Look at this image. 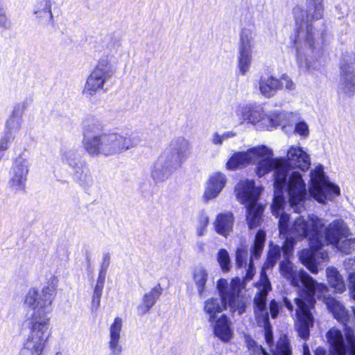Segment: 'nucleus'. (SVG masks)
Here are the masks:
<instances>
[{
  "mask_svg": "<svg viewBox=\"0 0 355 355\" xmlns=\"http://www.w3.org/2000/svg\"><path fill=\"white\" fill-rule=\"evenodd\" d=\"M107 269L101 268L99 274L97 279V282H101L105 284V280L106 277V273H107Z\"/></svg>",
  "mask_w": 355,
  "mask_h": 355,
  "instance_id": "54",
  "label": "nucleus"
},
{
  "mask_svg": "<svg viewBox=\"0 0 355 355\" xmlns=\"http://www.w3.org/2000/svg\"><path fill=\"white\" fill-rule=\"evenodd\" d=\"M217 261L223 272H227L231 268V261L229 252L225 249H220L217 253Z\"/></svg>",
  "mask_w": 355,
  "mask_h": 355,
  "instance_id": "40",
  "label": "nucleus"
},
{
  "mask_svg": "<svg viewBox=\"0 0 355 355\" xmlns=\"http://www.w3.org/2000/svg\"><path fill=\"white\" fill-rule=\"evenodd\" d=\"M15 136L12 135L8 132H4V135L0 139V160L3 157L5 153L10 147V144L13 141Z\"/></svg>",
  "mask_w": 355,
  "mask_h": 355,
  "instance_id": "43",
  "label": "nucleus"
},
{
  "mask_svg": "<svg viewBox=\"0 0 355 355\" xmlns=\"http://www.w3.org/2000/svg\"><path fill=\"white\" fill-rule=\"evenodd\" d=\"M258 89L264 97L270 98L280 89L279 79L268 74L262 75L259 80Z\"/></svg>",
  "mask_w": 355,
  "mask_h": 355,
  "instance_id": "27",
  "label": "nucleus"
},
{
  "mask_svg": "<svg viewBox=\"0 0 355 355\" xmlns=\"http://www.w3.org/2000/svg\"><path fill=\"white\" fill-rule=\"evenodd\" d=\"M355 78V54L343 55L340 62V78Z\"/></svg>",
  "mask_w": 355,
  "mask_h": 355,
  "instance_id": "34",
  "label": "nucleus"
},
{
  "mask_svg": "<svg viewBox=\"0 0 355 355\" xmlns=\"http://www.w3.org/2000/svg\"><path fill=\"white\" fill-rule=\"evenodd\" d=\"M281 249L278 245H270L268 259L264 263L257 284L258 292L253 300L254 314L257 324L264 328L266 343L270 347L272 344V331L269 322V314L266 308V300L268 292L271 290L270 282L266 275V270L272 268L281 256Z\"/></svg>",
  "mask_w": 355,
  "mask_h": 355,
  "instance_id": "6",
  "label": "nucleus"
},
{
  "mask_svg": "<svg viewBox=\"0 0 355 355\" xmlns=\"http://www.w3.org/2000/svg\"><path fill=\"white\" fill-rule=\"evenodd\" d=\"M234 216L230 212L219 214L214 223L216 232L225 237L232 232Z\"/></svg>",
  "mask_w": 355,
  "mask_h": 355,
  "instance_id": "29",
  "label": "nucleus"
},
{
  "mask_svg": "<svg viewBox=\"0 0 355 355\" xmlns=\"http://www.w3.org/2000/svg\"><path fill=\"white\" fill-rule=\"evenodd\" d=\"M293 115L292 112H287L284 111H272L268 114V123H267L266 130H270L279 125L285 126L287 123V119Z\"/></svg>",
  "mask_w": 355,
  "mask_h": 355,
  "instance_id": "35",
  "label": "nucleus"
},
{
  "mask_svg": "<svg viewBox=\"0 0 355 355\" xmlns=\"http://www.w3.org/2000/svg\"><path fill=\"white\" fill-rule=\"evenodd\" d=\"M268 113H266L260 105L250 104H239L236 105L232 113V120L234 125H239L245 122L252 124L260 130H266Z\"/></svg>",
  "mask_w": 355,
  "mask_h": 355,
  "instance_id": "13",
  "label": "nucleus"
},
{
  "mask_svg": "<svg viewBox=\"0 0 355 355\" xmlns=\"http://www.w3.org/2000/svg\"><path fill=\"white\" fill-rule=\"evenodd\" d=\"M56 293L54 285H47L40 291L31 288L25 294L24 304L32 313L25 321L28 334L19 355H43L51 336V314Z\"/></svg>",
  "mask_w": 355,
  "mask_h": 355,
  "instance_id": "1",
  "label": "nucleus"
},
{
  "mask_svg": "<svg viewBox=\"0 0 355 355\" xmlns=\"http://www.w3.org/2000/svg\"><path fill=\"white\" fill-rule=\"evenodd\" d=\"M252 163L257 164L256 173L262 177L274 169L275 197L271 206L272 212L278 214L282 204L284 202L282 196L283 189H286L290 206L294 211L300 213L304 209L306 196V184L300 173L293 171L288 178L287 163L282 159H273L272 150L266 146L255 147Z\"/></svg>",
  "mask_w": 355,
  "mask_h": 355,
  "instance_id": "3",
  "label": "nucleus"
},
{
  "mask_svg": "<svg viewBox=\"0 0 355 355\" xmlns=\"http://www.w3.org/2000/svg\"><path fill=\"white\" fill-rule=\"evenodd\" d=\"M211 141L214 145L221 146L224 141L222 135L215 132L212 135Z\"/></svg>",
  "mask_w": 355,
  "mask_h": 355,
  "instance_id": "52",
  "label": "nucleus"
},
{
  "mask_svg": "<svg viewBox=\"0 0 355 355\" xmlns=\"http://www.w3.org/2000/svg\"><path fill=\"white\" fill-rule=\"evenodd\" d=\"M34 9L52 10V0H37Z\"/></svg>",
  "mask_w": 355,
  "mask_h": 355,
  "instance_id": "49",
  "label": "nucleus"
},
{
  "mask_svg": "<svg viewBox=\"0 0 355 355\" xmlns=\"http://www.w3.org/2000/svg\"><path fill=\"white\" fill-rule=\"evenodd\" d=\"M300 260L313 273L318 272L317 259L314 248L304 249L300 253Z\"/></svg>",
  "mask_w": 355,
  "mask_h": 355,
  "instance_id": "36",
  "label": "nucleus"
},
{
  "mask_svg": "<svg viewBox=\"0 0 355 355\" xmlns=\"http://www.w3.org/2000/svg\"><path fill=\"white\" fill-rule=\"evenodd\" d=\"M61 160L73 171L86 163L76 149H63L61 151Z\"/></svg>",
  "mask_w": 355,
  "mask_h": 355,
  "instance_id": "32",
  "label": "nucleus"
},
{
  "mask_svg": "<svg viewBox=\"0 0 355 355\" xmlns=\"http://www.w3.org/2000/svg\"><path fill=\"white\" fill-rule=\"evenodd\" d=\"M116 65L114 55L102 56L87 77L83 94L87 97H91L103 90L105 83L115 74Z\"/></svg>",
  "mask_w": 355,
  "mask_h": 355,
  "instance_id": "10",
  "label": "nucleus"
},
{
  "mask_svg": "<svg viewBox=\"0 0 355 355\" xmlns=\"http://www.w3.org/2000/svg\"><path fill=\"white\" fill-rule=\"evenodd\" d=\"M292 252L286 254L283 250L284 260L279 263V270L282 275L293 286L298 287L300 284L303 285L304 287L300 290L297 297H300L302 292H304L306 295L312 297L315 296L316 292L322 293L327 291V288L324 284H318L308 273L302 270H297L289 260Z\"/></svg>",
  "mask_w": 355,
  "mask_h": 355,
  "instance_id": "9",
  "label": "nucleus"
},
{
  "mask_svg": "<svg viewBox=\"0 0 355 355\" xmlns=\"http://www.w3.org/2000/svg\"><path fill=\"white\" fill-rule=\"evenodd\" d=\"M326 275L330 287L336 292L342 293L346 290L343 277L336 268L328 267L326 269Z\"/></svg>",
  "mask_w": 355,
  "mask_h": 355,
  "instance_id": "33",
  "label": "nucleus"
},
{
  "mask_svg": "<svg viewBox=\"0 0 355 355\" xmlns=\"http://www.w3.org/2000/svg\"><path fill=\"white\" fill-rule=\"evenodd\" d=\"M33 13L37 19H40L46 24H52L53 21V15L52 10L34 9Z\"/></svg>",
  "mask_w": 355,
  "mask_h": 355,
  "instance_id": "44",
  "label": "nucleus"
},
{
  "mask_svg": "<svg viewBox=\"0 0 355 355\" xmlns=\"http://www.w3.org/2000/svg\"><path fill=\"white\" fill-rule=\"evenodd\" d=\"M323 245H322L321 246H320L318 248H313L315 250V258L318 261L317 265L320 263V260L325 261L328 258V254H327V251L322 249V247Z\"/></svg>",
  "mask_w": 355,
  "mask_h": 355,
  "instance_id": "48",
  "label": "nucleus"
},
{
  "mask_svg": "<svg viewBox=\"0 0 355 355\" xmlns=\"http://www.w3.org/2000/svg\"><path fill=\"white\" fill-rule=\"evenodd\" d=\"M209 322L213 327L214 336L221 341L227 343L232 338L234 332L231 327L232 322L226 315L222 314L217 319Z\"/></svg>",
  "mask_w": 355,
  "mask_h": 355,
  "instance_id": "22",
  "label": "nucleus"
},
{
  "mask_svg": "<svg viewBox=\"0 0 355 355\" xmlns=\"http://www.w3.org/2000/svg\"><path fill=\"white\" fill-rule=\"evenodd\" d=\"M162 292L163 288L158 284L150 291L146 293L143 296L141 303L137 307L138 314L142 315L147 313L159 300Z\"/></svg>",
  "mask_w": 355,
  "mask_h": 355,
  "instance_id": "26",
  "label": "nucleus"
},
{
  "mask_svg": "<svg viewBox=\"0 0 355 355\" xmlns=\"http://www.w3.org/2000/svg\"><path fill=\"white\" fill-rule=\"evenodd\" d=\"M227 287V280L220 279L218 281L217 288L220 297H211L204 302V311L207 315L208 322L217 319L218 314L226 309L225 302L228 300V294L225 288Z\"/></svg>",
  "mask_w": 355,
  "mask_h": 355,
  "instance_id": "17",
  "label": "nucleus"
},
{
  "mask_svg": "<svg viewBox=\"0 0 355 355\" xmlns=\"http://www.w3.org/2000/svg\"><path fill=\"white\" fill-rule=\"evenodd\" d=\"M1 8H3L0 5V9H1Z\"/></svg>",
  "mask_w": 355,
  "mask_h": 355,
  "instance_id": "62",
  "label": "nucleus"
},
{
  "mask_svg": "<svg viewBox=\"0 0 355 355\" xmlns=\"http://www.w3.org/2000/svg\"><path fill=\"white\" fill-rule=\"evenodd\" d=\"M270 313L272 318H277L279 313V304L275 300H272L269 306Z\"/></svg>",
  "mask_w": 355,
  "mask_h": 355,
  "instance_id": "51",
  "label": "nucleus"
},
{
  "mask_svg": "<svg viewBox=\"0 0 355 355\" xmlns=\"http://www.w3.org/2000/svg\"><path fill=\"white\" fill-rule=\"evenodd\" d=\"M353 313H354V317H355V309L353 308Z\"/></svg>",
  "mask_w": 355,
  "mask_h": 355,
  "instance_id": "61",
  "label": "nucleus"
},
{
  "mask_svg": "<svg viewBox=\"0 0 355 355\" xmlns=\"http://www.w3.org/2000/svg\"><path fill=\"white\" fill-rule=\"evenodd\" d=\"M348 349H330L331 355H346Z\"/></svg>",
  "mask_w": 355,
  "mask_h": 355,
  "instance_id": "58",
  "label": "nucleus"
},
{
  "mask_svg": "<svg viewBox=\"0 0 355 355\" xmlns=\"http://www.w3.org/2000/svg\"><path fill=\"white\" fill-rule=\"evenodd\" d=\"M191 275L199 296L203 297L209 282L207 269L203 266H197L193 268Z\"/></svg>",
  "mask_w": 355,
  "mask_h": 355,
  "instance_id": "28",
  "label": "nucleus"
},
{
  "mask_svg": "<svg viewBox=\"0 0 355 355\" xmlns=\"http://www.w3.org/2000/svg\"><path fill=\"white\" fill-rule=\"evenodd\" d=\"M122 328L123 320L119 317H116L109 327L107 345L110 353L108 355H121L123 351L121 342Z\"/></svg>",
  "mask_w": 355,
  "mask_h": 355,
  "instance_id": "20",
  "label": "nucleus"
},
{
  "mask_svg": "<svg viewBox=\"0 0 355 355\" xmlns=\"http://www.w3.org/2000/svg\"><path fill=\"white\" fill-rule=\"evenodd\" d=\"M278 208L279 214H275L279 218V231L280 235H286V241L283 250L286 254L293 251L295 243V239L302 241L306 239L311 248H318L322 245V230L324 227L325 221L323 218L314 214L297 217L289 227V214L284 213L282 205ZM274 215V214L272 213Z\"/></svg>",
  "mask_w": 355,
  "mask_h": 355,
  "instance_id": "5",
  "label": "nucleus"
},
{
  "mask_svg": "<svg viewBox=\"0 0 355 355\" xmlns=\"http://www.w3.org/2000/svg\"><path fill=\"white\" fill-rule=\"evenodd\" d=\"M238 69L245 76L250 70L252 62V51L238 50Z\"/></svg>",
  "mask_w": 355,
  "mask_h": 355,
  "instance_id": "38",
  "label": "nucleus"
},
{
  "mask_svg": "<svg viewBox=\"0 0 355 355\" xmlns=\"http://www.w3.org/2000/svg\"><path fill=\"white\" fill-rule=\"evenodd\" d=\"M303 355H311L309 348L306 345H304ZM315 355H326V352L323 348L318 347L315 351Z\"/></svg>",
  "mask_w": 355,
  "mask_h": 355,
  "instance_id": "53",
  "label": "nucleus"
},
{
  "mask_svg": "<svg viewBox=\"0 0 355 355\" xmlns=\"http://www.w3.org/2000/svg\"><path fill=\"white\" fill-rule=\"evenodd\" d=\"M266 239V233L259 230L255 236L254 245L248 252V247L241 244L236 252V267L244 275V282L250 281L255 274L254 259H258L262 253Z\"/></svg>",
  "mask_w": 355,
  "mask_h": 355,
  "instance_id": "11",
  "label": "nucleus"
},
{
  "mask_svg": "<svg viewBox=\"0 0 355 355\" xmlns=\"http://www.w3.org/2000/svg\"><path fill=\"white\" fill-rule=\"evenodd\" d=\"M287 166L299 168L302 171L308 170L311 165L309 155L302 148L292 146L287 152V160H284ZM289 168L288 167V177L289 178Z\"/></svg>",
  "mask_w": 355,
  "mask_h": 355,
  "instance_id": "21",
  "label": "nucleus"
},
{
  "mask_svg": "<svg viewBox=\"0 0 355 355\" xmlns=\"http://www.w3.org/2000/svg\"><path fill=\"white\" fill-rule=\"evenodd\" d=\"M253 46V30L249 28H243L239 35L238 50L252 51Z\"/></svg>",
  "mask_w": 355,
  "mask_h": 355,
  "instance_id": "37",
  "label": "nucleus"
},
{
  "mask_svg": "<svg viewBox=\"0 0 355 355\" xmlns=\"http://www.w3.org/2000/svg\"><path fill=\"white\" fill-rule=\"evenodd\" d=\"M101 295L93 293L92 297V310L96 311L101 305Z\"/></svg>",
  "mask_w": 355,
  "mask_h": 355,
  "instance_id": "50",
  "label": "nucleus"
},
{
  "mask_svg": "<svg viewBox=\"0 0 355 355\" xmlns=\"http://www.w3.org/2000/svg\"><path fill=\"white\" fill-rule=\"evenodd\" d=\"M324 0H306V11L296 6L293 15L298 28L295 45L297 62L302 71L313 72L322 67L324 33L317 31L313 22L324 16Z\"/></svg>",
  "mask_w": 355,
  "mask_h": 355,
  "instance_id": "2",
  "label": "nucleus"
},
{
  "mask_svg": "<svg viewBox=\"0 0 355 355\" xmlns=\"http://www.w3.org/2000/svg\"><path fill=\"white\" fill-rule=\"evenodd\" d=\"M295 308V314L297 316L296 329L298 335L303 339H306L309 336V328L313 326V316L311 310L315 303V296L309 297L302 292L300 297H296L294 300Z\"/></svg>",
  "mask_w": 355,
  "mask_h": 355,
  "instance_id": "14",
  "label": "nucleus"
},
{
  "mask_svg": "<svg viewBox=\"0 0 355 355\" xmlns=\"http://www.w3.org/2000/svg\"><path fill=\"white\" fill-rule=\"evenodd\" d=\"M262 188L256 187L254 180H241L235 187L234 192L238 200L247 209V222L250 229L260 223L263 207L257 203Z\"/></svg>",
  "mask_w": 355,
  "mask_h": 355,
  "instance_id": "8",
  "label": "nucleus"
},
{
  "mask_svg": "<svg viewBox=\"0 0 355 355\" xmlns=\"http://www.w3.org/2000/svg\"><path fill=\"white\" fill-rule=\"evenodd\" d=\"M0 27L4 29H9L11 27V23L6 15L4 8L0 9Z\"/></svg>",
  "mask_w": 355,
  "mask_h": 355,
  "instance_id": "47",
  "label": "nucleus"
},
{
  "mask_svg": "<svg viewBox=\"0 0 355 355\" xmlns=\"http://www.w3.org/2000/svg\"><path fill=\"white\" fill-rule=\"evenodd\" d=\"M73 178L84 189H89L94 184V179L87 163L73 171Z\"/></svg>",
  "mask_w": 355,
  "mask_h": 355,
  "instance_id": "31",
  "label": "nucleus"
},
{
  "mask_svg": "<svg viewBox=\"0 0 355 355\" xmlns=\"http://www.w3.org/2000/svg\"><path fill=\"white\" fill-rule=\"evenodd\" d=\"M236 136V132L234 131H227L222 134L223 140L225 141L228 139L233 138Z\"/></svg>",
  "mask_w": 355,
  "mask_h": 355,
  "instance_id": "59",
  "label": "nucleus"
},
{
  "mask_svg": "<svg viewBox=\"0 0 355 355\" xmlns=\"http://www.w3.org/2000/svg\"><path fill=\"white\" fill-rule=\"evenodd\" d=\"M310 194L319 202L325 203L340 195L338 186L330 182L324 175V168L318 164L310 173Z\"/></svg>",
  "mask_w": 355,
  "mask_h": 355,
  "instance_id": "12",
  "label": "nucleus"
},
{
  "mask_svg": "<svg viewBox=\"0 0 355 355\" xmlns=\"http://www.w3.org/2000/svg\"><path fill=\"white\" fill-rule=\"evenodd\" d=\"M209 223V218L205 213H201L197 220L196 234L202 236L207 232V227Z\"/></svg>",
  "mask_w": 355,
  "mask_h": 355,
  "instance_id": "42",
  "label": "nucleus"
},
{
  "mask_svg": "<svg viewBox=\"0 0 355 355\" xmlns=\"http://www.w3.org/2000/svg\"><path fill=\"white\" fill-rule=\"evenodd\" d=\"M279 82L280 83V89L285 87L286 89L290 91L295 89V83L293 82L291 78L286 75H283L280 79H279Z\"/></svg>",
  "mask_w": 355,
  "mask_h": 355,
  "instance_id": "45",
  "label": "nucleus"
},
{
  "mask_svg": "<svg viewBox=\"0 0 355 355\" xmlns=\"http://www.w3.org/2000/svg\"><path fill=\"white\" fill-rule=\"evenodd\" d=\"M191 150L190 141L184 137L173 139L167 151L155 162L151 177L157 182L165 181L187 159Z\"/></svg>",
  "mask_w": 355,
  "mask_h": 355,
  "instance_id": "7",
  "label": "nucleus"
},
{
  "mask_svg": "<svg viewBox=\"0 0 355 355\" xmlns=\"http://www.w3.org/2000/svg\"><path fill=\"white\" fill-rule=\"evenodd\" d=\"M295 132L302 137H307L309 135V126L304 121L299 122L295 125Z\"/></svg>",
  "mask_w": 355,
  "mask_h": 355,
  "instance_id": "46",
  "label": "nucleus"
},
{
  "mask_svg": "<svg viewBox=\"0 0 355 355\" xmlns=\"http://www.w3.org/2000/svg\"><path fill=\"white\" fill-rule=\"evenodd\" d=\"M322 245L325 243L334 246L346 236H350V231L347 224L340 219L335 220L322 231Z\"/></svg>",
  "mask_w": 355,
  "mask_h": 355,
  "instance_id": "19",
  "label": "nucleus"
},
{
  "mask_svg": "<svg viewBox=\"0 0 355 355\" xmlns=\"http://www.w3.org/2000/svg\"><path fill=\"white\" fill-rule=\"evenodd\" d=\"M24 110V103H19L14 107L11 115L6 122V132L14 136L19 132L23 124L22 116Z\"/></svg>",
  "mask_w": 355,
  "mask_h": 355,
  "instance_id": "24",
  "label": "nucleus"
},
{
  "mask_svg": "<svg viewBox=\"0 0 355 355\" xmlns=\"http://www.w3.org/2000/svg\"><path fill=\"white\" fill-rule=\"evenodd\" d=\"M225 175L216 172L210 175L204 192V198L209 200L216 198L226 184Z\"/></svg>",
  "mask_w": 355,
  "mask_h": 355,
  "instance_id": "23",
  "label": "nucleus"
},
{
  "mask_svg": "<svg viewBox=\"0 0 355 355\" xmlns=\"http://www.w3.org/2000/svg\"><path fill=\"white\" fill-rule=\"evenodd\" d=\"M104 287V284L101 282H97L94 289V293L98 295H102V291Z\"/></svg>",
  "mask_w": 355,
  "mask_h": 355,
  "instance_id": "57",
  "label": "nucleus"
},
{
  "mask_svg": "<svg viewBox=\"0 0 355 355\" xmlns=\"http://www.w3.org/2000/svg\"><path fill=\"white\" fill-rule=\"evenodd\" d=\"M103 130L102 123L96 119H92L85 126L82 145L92 157H109L120 155L137 147L141 142L137 135L102 132Z\"/></svg>",
  "mask_w": 355,
  "mask_h": 355,
  "instance_id": "4",
  "label": "nucleus"
},
{
  "mask_svg": "<svg viewBox=\"0 0 355 355\" xmlns=\"http://www.w3.org/2000/svg\"><path fill=\"white\" fill-rule=\"evenodd\" d=\"M55 355H64V354L61 352H58L55 354Z\"/></svg>",
  "mask_w": 355,
  "mask_h": 355,
  "instance_id": "60",
  "label": "nucleus"
},
{
  "mask_svg": "<svg viewBox=\"0 0 355 355\" xmlns=\"http://www.w3.org/2000/svg\"><path fill=\"white\" fill-rule=\"evenodd\" d=\"M338 250L345 254H349L355 247V239L351 235L341 239L335 246Z\"/></svg>",
  "mask_w": 355,
  "mask_h": 355,
  "instance_id": "41",
  "label": "nucleus"
},
{
  "mask_svg": "<svg viewBox=\"0 0 355 355\" xmlns=\"http://www.w3.org/2000/svg\"><path fill=\"white\" fill-rule=\"evenodd\" d=\"M110 262V256L109 254L103 255V261L101 268L107 269Z\"/></svg>",
  "mask_w": 355,
  "mask_h": 355,
  "instance_id": "56",
  "label": "nucleus"
},
{
  "mask_svg": "<svg viewBox=\"0 0 355 355\" xmlns=\"http://www.w3.org/2000/svg\"><path fill=\"white\" fill-rule=\"evenodd\" d=\"M30 171L28 160L21 155L17 157L10 167L8 185L15 193L24 192Z\"/></svg>",
  "mask_w": 355,
  "mask_h": 355,
  "instance_id": "15",
  "label": "nucleus"
},
{
  "mask_svg": "<svg viewBox=\"0 0 355 355\" xmlns=\"http://www.w3.org/2000/svg\"><path fill=\"white\" fill-rule=\"evenodd\" d=\"M338 93L345 96H353L355 94V78H340Z\"/></svg>",
  "mask_w": 355,
  "mask_h": 355,
  "instance_id": "39",
  "label": "nucleus"
},
{
  "mask_svg": "<svg viewBox=\"0 0 355 355\" xmlns=\"http://www.w3.org/2000/svg\"><path fill=\"white\" fill-rule=\"evenodd\" d=\"M243 288L241 279L235 278L230 283L227 281V287L225 288L229 295L228 300L225 302L226 307L228 306L232 312H237L239 315L245 311L248 301V298L241 294Z\"/></svg>",
  "mask_w": 355,
  "mask_h": 355,
  "instance_id": "16",
  "label": "nucleus"
},
{
  "mask_svg": "<svg viewBox=\"0 0 355 355\" xmlns=\"http://www.w3.org/2000/svg\"><path fill=\"white\" fill-rule=\"evenodd\" d=\"M255 147L245 152H237L233 154L226 164L228 170L234 171L245 167L252 163Z\"/></svg>",
  "mask_w": 355,
  "mask_h": 355,
  "instance_id": "25",
  "label": "nucleus"
},
{
  "mask_svg": "<svg viewBox=\"0 0 355 355\" xmlns=\"http://www.w3.org/2000/svg\"><path fill=\"white\" fill-rule=\"evenodd\" d=\"M283 304L285 306L288 311L292 312L294 310V304L293 303L286 297L283 298Z\"/></svg>",
  "mask_w": 355,
  "mask_h": 355,
  "instance_id": "55",
  "label": "nucleus"
},
{
  "mask_svg": "<svg viewBox=\"0 0 355 355\" xmlns=\"http://www.w3.org/2000/svg\"><path fill=\"white\" fill-rule=\"evenodd\" d=\"M330 349H348L349 355H355V336L347 331L344 335L337 328H331L327 333Z\"/></svg>",
  "mask_w": 355,
  "mask_h": 355,
  "instance_id": "18",
  "label": "nucleus"
},
{
  "mask_svg": "<svg viewBox=\"0 0 355 355\" xmlns=\"http://www.w3.org/2000/svg\"><path fill=\"white\" fill-rule=\"evenodd\" d=\"M324 303L338 321L345 323L348 320V311L339 301L334 297H328L324 298Z\"/></svg>",
  "mask_w": 355,
  "mask_h": 355,
  "instance_id": "30",
  "label": "nucleus"
}]
</instances>
